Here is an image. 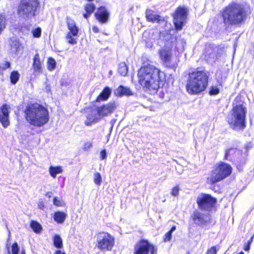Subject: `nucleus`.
Segmentation results:
<instances>
[{"mask_svg":"<svg viewBox=\"0 0 254 254\" xmlns=\"http://www.w3.org/2000/svg\"><path fill=\"white\" fill-rule=\"evenodd\" d=\"M137 75L139 84L150 90H157L165 80L164 72L151 64L140 68Z\"/></svg>","mask_w":254,"mask_h":254,"instance_id":"obj_1","label":"nucleus"},{"mask_svg":"<svg viewBox=\"0 0 254 254\" xmlns=\"http://www.w3.org/2000/svg\"><path fill=\"white\" fill-rule=\"evenodd\" d=\"M250 13L249 5L233 3L223 10L222 17L226 25H237L244 22Z\"/></svg>","mask_w":254,"mask_h":254,"instance_id":"obj_2","label":"nucleus"},{"mask_svg":"<svg viewBox=\"0 0 254 254\" xmlns=\"http://www.w3.org/2000/svg\"><path fill=\"white\" fill-rule=\"evenodd\" d=\"M24 114L27 122L36 127H42L49 121L48 109L38 103L30 104L26 106Z\"/></svg>","mask_w":254,"mask_h":254,"instance_id":"obj_3","label":"nucleus"},{"mask_svg":"<svg viewBox=\"0 0 254 254\" xmlns=\"http://www.w3.org/2000/svg\"><path fill=\"white\" fill-rule=\"evenodd\" d=\"M247 112V108L243 104H233V108L227 116V122L232 129L240 131L245 129Z\"/></svg>","mask_w":254,"mask_h":254,"instance_id":"obj_4","label":"nucleus"},{"mask_svg":"<svg viewBox=\"0 0 254 254\" xmlns=\"http://www.w3.org/2000/svg\"><path fill=\"white\" fill-rule=\"evenodd\" d=\"M208 76L203 71L196 70L190 72L186 89L190 94H197L203 91L208 84Z\"/></svg>","mask_w":254,"mask_h":254,"instance_id":"obj_5","label":"nucleus"},{"mask_svg":"<svg viewBox=\"0 0 254 254\" xmlns=\"http://www.w3.org/2000/svg\"><path fill=\"white\" fill-rule=\"evenodd\" d=\"M232 170L230 164L220 161L214 166L211 174L207 178V183L214 185L224 180L231 175Z\"/></svg>","mask_w":254,"mask_h":254,"instance_id":"obj_6","label":"nucleus"},{"mask_svg":"<svg viewBox=\"0 0 254 254\" xmlns=\"http://www.w3.org/2000/svg\"><path fill=\"white\" fill-rule=\"evenodd\" d=\"M196 202L199 210L209 212L214 207L217 199L210 194L201 193L198 195Z\"/></svg>","mask_w":254,"mask_h":254,"instance_id":"obj_7","label":"nucleus"},{"mask_svg":"<svg viewBox=\"0 0 254 254\" xmlns=\"http://www.w3.org/2000/svg\"><path fill=\"white\" fill-rule=\"evenodd\" d=\"M38 5L37 0H22L18 6V13L23 17L34 15Z\"/></svg>","mask_w":254,"mask_h":254,"instance_id":"obj_8","label":"nucleus"},{"mask_svg":"<svg viewBox=\"0 0 254 254\" xmlns=\"http://www.w3.org/2000/svg\"><path fill=\"white\" fill-rule=\"evenodd\" d=\"M190 217L194 223L202 228L208 229L212 223L211 217L209 214L201 212L198 210L193 211Z\"/></svg>","mask_w":254,"mask_h":254,"instance_id":"obj_9","label":"nucleus"},{"mask_svg":"<svg viewBox=\"0 0 254 254\" xmlns=\"http://www.w3.org/2000/svg\"><path fill=\"white\" fill-rule=\"evenodd\" d=\"M66 23L68 32L66 33L65 39L68 44L75 45L77 43V40L74 37L77 36L79 28L76 26L75 21L69 16L66 17Z\"/></svg>","mask_w":254,"mask_h":254,"instance_id":"obj_10","label":"nucleus"},{"mask_svg":"<svg viewBox=\"0 0 254 254\" xmlns=\"http://www.w3.org/2000/svg\"><path fill=\"white\" fill-rule=\"evenodd\" d=\"M157 248L148 240L141 239L134 247V254H157Z\"/></svg>","mask_w":254,"mask_h":254,"instance_id":"obj_11","label":"nucleus"},{"mask_svg":"<svg viewBox=\"0 0 254 254\" xmlns=\"http://www.w3.org/2000/svg\"><path fill=\"white\" fill-rule=\"evenodd\" d=\"M97 247L101 250L110 251L114 245V238L108 233H100L97 235Z\"/></svg>","mask_w":254,"mask_h":254,"instance_id":"obj_12","label":"nucleus"},{"mask_svg":"<svg viewBox=\"0 0 254 254\" xmlns=\"http://www.w3.org/2000/svg\"><path fill=\"white\" fill-rule=\"evenodd\" d=\"M148 33L145 32L143 34V37H145ZM149 39L146 41V46L149 48L153 47V43L156 41L161 40L168 41L167 40L171 37L170 35L166 32H161L157 30H151L148 33Z\"/></svg>","mask_w":254,"mask_h":254,"instance_id":"obj_13","label":"nucleus"},{"mask_svg":"<svg viewBox=\"0 0 254 254\" xmlns=\"http://www.w3.org/2000/svg\"><path fill=\"white\" fill-rule=\"evenodd\" d=\"M187 9L184 7H178L174 15V24L177 30H180L186 22Z\"/></svg>","mask_w":254,"mask_h":254,"instance_id":"obj_14","label":"nucleus"},{"mask_svg":"<svg viewBox=\"0 0 254 254\" xmlns=\"http://www.w3.org/2000/svg\"><path fill=\"white\" fill-rule=\"evenodd\" d=\"M170 43L167 41L165 46L159 51V56L164 64L167 66H171V61L172 57L171 48L169 46Z\"/></svg>","mask_w":254,"mask_h":254,"instance_id":"obj_15","label":"nucleus"},{"mask_svg":"<svg viewBox=\"0 0 254 254\" xmlns=\"http://www.w3.org/2000/svg\"><path fill=\"white\" fill-rule=\"evenodd\" d=\"M97 109L99 115L102 118L113 113L116 109V105L114 102H110L107 104L97 107Z\"/></svg>","mask_w":254,"mask_h":254,"instance_id":"obj_16","label":"nucleus"},{"mask_svg":"<svg viewBox=\"0 0 254 254\" xmlns=\"http://www.w3.org/2000/svg\"><path fill=\"white\" fill-rule=\"evenodd\" d=\"M10 109V106L6 104H4L0 107V122L4 127H6L9 125Z\"/></svg>","mask_w":254,"mask_h":254,"instance_id":"obj_17","label":"nucleus"},{"mask_svg":"<svg viewBox=\"0 0 254 254\" xmlns=\"http://www.w3.org/2000/svg\"><path fill=\"white\" fill-rule=\"evenodd\" d=\"M102 119L98 113L96 108L91 110L88 114L86 120L85 121V124L87 126H90L93 124L98 123Z\"/></svg>","mask_w":254,"mask_h":254,"instance_id":"obj_18","label":"nucleus"},{"mask_svg":"<svg viewBox=\"0 0 254 254\" xmlns=\"http://www.w3.org/2000/svg\"><path fill=\"white\" fill-rule=\"evenodd\" d=\"M109 15V12L104 6L99 7L95 14L96 18L102 23H105L108 21Z\"/></svg>","mask_w":254,"mask_h":254,"instance_id":"obj_19","label":"nucleus"},{"mask_svg":"<svg viewBox=\"0 0 254 254\" xmlns=\"http://www.w3.org/2000/svg\"><path fill=\"white\" fill-rule=\"evenodd\" d=\"M43 61H41L38 53L35 54L33 58L32 68L35 74H39L42 72Z\"/></svg>","mask_w":254,"mask_h":254,"instance_id":"obj_20","label":"nucleus"},{"mask_svg":"<svg viewBox=\"0 0 254 254\" xmlns=\"http://www.w3.org/2000/svg\"><path fill=\"white\" fill-rule=\"evenodd\" d=\"M145 14L147 20L152 23H160L163 21V18L161 16L155 14V12L151 9H147Z\"/></svg>","mask_w":254,"mask_h":254,"instance_id":"obj_21","label":"nucleus"},{"mask_svg":"<svg viewBox=\"0 0 254 254\" xmlns=\"http://www.w3.org/2000/svg\"><path fill=\"white\" fill-rule=\"evenodd\" d=\"M205 59L208 63L212 64L218 59V56L215 51L209 48L205 51Z\"/></svg>","mask_w":254,"mask_h":254,"instance_id":"obj_22","label":"nucleus"},{"mask_svg":"<svg viewBox=\"0 0 254 254\" xmlns=\"http://www.w3.org/2000/svg\"><path fill=\"white\" fill-rule=\"evenodd\" d=\"M67 215L63 211H57L54 213L53 219L58 224H63L65 220Z\"/></svg>","mask_w":254,"mask_h":254,"instance_id":"obj_23","label":"nucleus"},{"mask_svg":"<svg viewBox=\"0 0 254 254\" xmlns=\"http://www.w3.org/2000/svg\"><path fill=\"white\" fill-rule=\"evenodd\" d=\"M115 94L117 96H129L132 95V93L129 88L120 85L115 90Z\"/></svg>","mask_w":254,"mask_h":254,"instance_id":"obj_24","label":"nucleus"},{"mask_svg":"<svg viewBox=\"0 0 254 254\" xmlns=\"http://www.w3.org/2000/svg\"><path fill=\"white\" fill-rule=\"evenodd\" d=\"M111 94V90L109 87H106L102 92L98 95L96 98V102H100L105 101L108 99Z\"/></svg>","mask_w":254,"mask_h":254,"instance_id":"obj_25","label":"nucleus"},{"mask_svg":"<svg viewBox=\"0 0 254 254\" xmlns=\"http://www.w3.org/2000/svg\"><path fill=\"white\" fill-rule=\"evenodd\" d=\"M49 171L51 177L55 178L58 174L62 173L63 169L61 166H51Z\"/></svg>","mask_w":254,"mask_h":254,"instance_id":"obj_26","label":"nucleus"},{"mask_svg":"<svg viewBox=\"0 0 254 254\" xmlns=\"http://www.w3.org/2000/svg\"><path fill=\"white\" fill-rule=\"evenodd\" d=\"M30 228L36 233L39 234L42 230L41 225L36 221L32 220L30 224Z\"/></svg>","mask_w":254,"mask_h":254,"instance_id":"obj_27","label":"nucleus"},{"mask_svg":"<svg viewBox=\"0 0 254 254\" xmlns=\"http://www.w3.org/2000/svg\"><path fill=\"white\" fill-rule=\"evenodd\" d=\"M53 245L58 249H61L63 247V240L59 235H55L53 237Z\"/></svg>","mask_w":254,"mask_h":254,"instance_id":"obj_28","label":"nucleus"},{"mask_svg":"<svg viewBox=\"0 0 254 254\" xmlns=\"http://www.w3.org/2000/svg\"><path fill=\"white\" fill-rule=\"evenodd\" d=\"M118 72L122 76H126L128 72V67L124 62L119 64Z\"/></svg>","mask_w":254,"mask_h":254,"instance_id":"obj_29","label":"nucleus"},{"mask_svg":"<svg viewBox=\"0 0 254 254\" xmlns=\"http://www.w3.org/2000/svg\"><path fill=\"white\" fill-rule=\"evenodd\" d=\"M20 75L18 71H13L10 76V82L12 84H15L19 79Z\"/></svg>","mask_w":254,"mask_h":254,"instance_id":"obj_30","label":"nucleus"},{"mask_svg":"<svg viewBox=\"0 0 254 254\" xmlns=\"http://www.w3.org/2000/svg\"><path fill=\"white\" fill-rule=\"evenodd\" d=\"M56 67V62L52 58H50L48 59L47 63V68L49 70L53 71Z\"/></svg>","mask_w":254,"mask_h":254,"instance_id":"obj_31","label":"nucleus"},{"mask_svg":"<svg viewBox=\"0 0 254 254\" xmlns=\"http://www.w3.org/2000/svg\"><path fill=\"white\" fill-rule=\"evenodd\" d=\"M11 51L12 53L17 54L20 51V44L18 42H13L11 45Z\"/></svg>","mask_w":254,"mask_h":254,"instance_id":"obj_32","label":"nucleus"},{"mask_svg":"<svg viewBox=\"0 0 254 254\" xmlns=\"http://www.w3.org/2000/svg\"><path fill=\"white\" fill-rule=\"evenodd\" d=\"M93 146V141L91 140H88L84 142L82 149L84 151H87L89 150Z\"/></svg>","mask_w":254,"mask_h":254,"instance_id":"obj_33","label":"nucleus"},{"mask_svg":"<svg viewBox=\"0 0 254 254\" xmlns=\"http://www.w3.org/2000/svg\"><path fill=\"white\" fill-rule=\"evenodd\" d=\"M95 9V6L92 3H88L85 6V10L89 14H91L93 13Z\"/></svg>","mask_w":254,"mask_h":254,"instance_id":"obj_34","label":"nucleus"},{"mask_svg":"<svg viewBox=\"0 0 254 254\" xmlns=\"http://www.w3.org/2000/svg\"><path fill=\"white\" fill-rule=\"evenodd\" d=\"M94 182L95 184L97 185H100V184H101L102 177L99 173L96 172V173L94 174Z\"/></svg>","mask_w":254,"mask_h":254,"instance_id":"obj_35","label":"nucleus"},{"mask_svg":"<svg viewBox=\"0 0 254 254\" xmlns=\"http://www.w3.org/2000/svg\"><path fill=\"white\" fill-rule=\"evenodd\" d=\"M53 204L54 205L58 206V207H61L64 205V203L63 201L62 200H60L58 198V197H54L53 198Z\"/></svg>","mask_w":254,"mask_h":254,"instance_id":"obj_36","label":"nucleus"},{"mask_svg":"<svg viewBox=\"0 0 254 254\" xmlns=\"http://www.w3.org/2000/svg\"><path fill=\"white\" fill-rule=\"evenodd\" d=\"M19 247L17 242H14L11 246V254H18Z\"/></svg>","mask_w":254,"mask_h":254,"instance_id":"obj_37","label":"nucleus"},{"mask_svg":"<svg viewBox=\"0 0 254 254\" xmlns=\"http://www.w3.org/2000/svg\"><path fill=\"white\" fill-rule=\"evenodd\" d=\"M33 36L35 38H39L41 35V29L39 27H37L34 29L32 31Z\"/></svg>","mask_w":254,"mask_h":254,"instance_id":"obj_38","label":"nucleus"},{"mask_svg":"<svg viewBox=\"0 0 254 254\" xmlns=\"http://www.w3.org/2000/svg\"><path fill=\"white\" fill-rule=\"evenodd\" d=\"M254 238V234L251 237L250 240H249L246 244V245L245 246L244 248V250L245 251H249L250 250L251 245L253 241Z\"/></svg>","mask_w":254,"mask_h":254,"instance_id":"obj_39","label":"nucleus"},{"mask_svg":"<svg viewBox=\"0 0 254 254\" xmlns=\"http://www.w3.org/2000/svg\"><path fill=\"white\" fill-rule=\"evenodd\" d=\"M219 92V89L217 87L212 86L210 88L209 94L210 95H216Z\"/></svg>","mask_w":254,"mask_h":254,"instance_id":"obj_40","label":"nucleus"},{"mask_svg":"<svg viewBox=\"0 0 254 254\" xmlns=\"http://www.w3.org/2000/svg\"><path fill=\"white\" fill-rule=\"evenodd\" d=\"M172 237V233L171 232H167L164 236V241L165 242H169L171 241Z\"/></svg>","mask_w":254,"mask_h":254,"instance_id":"obj_41","label":"nucleus"},{"mask_svg":"<svg viewBox=\"0 0 254 254\" xmlns=\"http://www.w3.org/2000/svg\"><path fill=\"white\" fill-rule=\"evenodd\" d=\"M216 246H213L208 249L206 254H217Z\"/></svg>","mask_w":254,"mask_h":254,"instance_id":"obj_42","label":"nucleus"},{"mask_svg":"<svg viewBox=\"0 0 254 254\" xmlns=\"http://www.w3.org/2000/svg\"><path fill=\"white\" fill-rule=\"evenodd\" d=\"M179 192V188L178 186L174 187L172 189L171 194L173 196H176L178 195Z\"/></svg>","mask_w":254,"mask_h":254,"instance_id":"obj_43","label":"nucleus"},{"mask_svg":"<svg viewBox=\"0 0 254 254\" xmlns=\"http://www.w3.org/2000/svg\"><path fill=\"white\" fill-rule=\"evenodd\" d=\"M5 27V22L3 17L0 15V34Z\"/></svg>","mask_w":254,"mask_h":254,"instance_id":"obj_44","label":"nucleus"},{"mask_svg":"<svg viewBox=\"0 0 254 254\" xmlns=\"http://www.w3.org/2000/svg\"><path fill=\"white\" fill-rule=\"evenodd\" d=\"M100 157L102 159H105L107 157V153L105 149L102 150L100 152Z\"/></svg>","mask_w":254,"mask_h":254,"instance_id":"obj_45","label":"nucleus"},{"mask_svg":"<svg viewBox=\"0 0 254 254\" xmlns=\"http://www.w3.org/2000/svg\"><path fill=\"white\" fill-rule=\"evenodd\" d=\"M10 63L8 62H6L3 66L1 65V68L2 70H4L6 68H9L10 67Z\"/></svg>","mask_w":254,"mask_h":254,"instance_id":"obj_46","label":"nucleus"},{"mask_svg":"<svg viewBox=\"0 0 254 254\" xmlns=\"http://www.w3.org/2000/svg\"><path fill=\"white\" fill-rule=\"evenodd\" d=\"M235 163L236 164H237V168L238 170H239L240 171L242 170V166L241 165H239L238 163L239 161H241L242 160H234Z\"/></svg>","mask_w":254,"mask_h":254,"instance_id":"obj_47","label":"nucleus"},{"mask_svg":"<svg viewBox=\"0 0 254 254\" xmlns=\"http://www.w3.org/2000/svg\"><path fill=\"white\" fill-rule=\"evenodd\" d=\"M38 206L39 209L43 210L45 208V204L42 201H39L38 203Z\"/></svg>","mask_w":254,"mask_h":254,"instance_id":"obj_48","label":"nucleus"},{"mask_svg":"<svg viewBox=\"0 0 254 254\" xmlns=\"http://www.w3.org/2000/svg\"><path fill=\"white\" fill-rule=\"evenodd\" d=\"M92 31L94 33H97L99 32V29L96 26H93L92 27Z\"/></svg>","mask_w":254,"mask_h":254,"instance_id":"obj_49","label":"nucleus"},{"mask_svg":"<svg viewBox=\"0 0 254 254\" xmlns=\"http://www.w3.org/2000/svg\"><path fill=\"white\" fill-rule=\"evenodd\" d=\"M55 254H66L64 252H63L60 250H58L55 251Z\"/></svg>","mask_w":254,"mask_h":254,"instance_id":"obj_50","label":"nucleus"},{"mask_svg":"<svg viewBox=\"0 0 254 254\" xmlns=\"http://www.w3.org/2000/svg\"><path fill=\"white\" fill-rule=\"evenodd\" d=\"M176 230V226H173L171 229L169 231V232H171V233H173V232H174Z\"/></svg>","mask_w":254,"mask_h":254,"instance_id":"obj_51","label":"nucleus"},{"mask_svg":"<svg viewBox=\"0 0 254 254\" xmlns=\"http://www.w3.org/2000/svg\"><path fill=\"white\" fill-rule=\"evenodd\" d=\"M52 192L50 191H48L46 193V196H47L49 198H50L52 196Z\"/></svg>","mask_w":254,"mask_h":254,"instance_id":"obj_52","label":"nucleus"},{"mask_svg":"<svg viewBox=\"0 0 254 254\" xmlns=\"http://www.w3.org/2000/svg\"><path fill=\"white\" fill-rule=\"evenodd\" d=\"M6 249H7V254H11V252L10 251V247L8 246V244L6 245Z\"/></svg>","mask_w":254,"mask_h":254,"instance_id":"obj_53","label":"nucleus"},{"mask_svg":"<svg viewBox=\"0 0 254 254\" xmlns=\"http://www.w3.org/2000/svg\"><path fill=\"white\" fill-rule=\"evenodd\" d=\"M90 15V14H88V13H84V14H83V16H84V18H87L89 17V16Z\"/></svg>","mask_w":254,"mask_h":254,"instance_id":"obj_54","label":"nucleus"},{"mask_svg":"<svg viewBox=\"0 0 254 254\" xmlns=\"http://www.w3.org/2000/svg\"><path fill=\"white\" fill-rule=\"evenodd\" d=\"M21 254H26L25 251L24 250H22L21 253Z\"/></svg>","mask_w":254,"mask_h":254,"instance_id":"obj_55","label":"nucleus"},{"mask_svg":"<svg viewBox=\"0 0 254 254\" xmlns=\"http://www.w3.org/2000/svg\"><path fill=\"white\" fill-rule=\"evenodd\" d=\"M228 157V153L227 152L225 154V159H226Z\"/></svg>","mask_w":254,"mask_h":254,"instance_id":"obj_56","label":"nucleus"},{"mask_svg":"<svg viewBox=\"0 0 254 254\" xmlns=\"http://www.w3.org/2000/svg\"><path fill=\"white\" fill-rule=\"evenodd\" d=\"M238 254H245L243 252L241 251V252L239 253Z\"/></svg>","mask_w":254,"mask_h":254,"instance_id":"obj_57","label":"nucleus"},{"mask_svg":"<svg viewBox=\"0 0 254 254\" xmlns=\"http://www.w3.org/2000/svg\"><path fill=\"white\" fill-rule=\"evenodd\" d=\"M109 74L110 75H112V70H110V72H109Z\"/></svg>","mask_w":254,"mask_h":254,"instance_id":"obj_58","label":"nucleus"}]
</instances>
